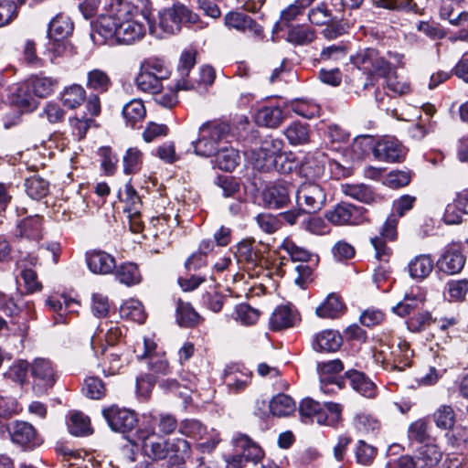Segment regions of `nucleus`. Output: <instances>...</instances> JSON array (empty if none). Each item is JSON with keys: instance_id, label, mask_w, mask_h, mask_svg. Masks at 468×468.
<instances>
[{"instance_id": "1", "label": "nucleus", "mask_w": 468, "mask_h": 468, "mask_svg": "<svg viewBox=\"0 0 468 468\" xmlns=\"http://www.w3.org/2000/svg\"><path fill=\"white\" fill-rule=\"evenodd\" d=\"M118 5L114 16H102L98 21L97 32L105 40L132 45L141 41L147 30L161 37L147 14L127 1L118 0Z\"/></svg>"}, {"instance_id": "2", "label": "nucleus", "mask_w": 468, "mask_h": 468, "mask_svg": "<svg viewBox=\"0 0 468 468\" xmlns=\"http://www.w3.org/2000/svg\"><path fill=\"white\" fill-rule=\"evenodd\" d=\"M142 450L145 456L154 461H162L172 453L171 460L184 464L190 456V444L182 438L165 439L155 432L154 427H146L137 432Z\"/></svg>"}, {"instance_id": "3", "label": "nucleus", "mask_w": 468, "mask_h": 468, "mask_svg": "<svg viewBox=\"0 0 468 468\" xmlns=\"http://www.w3.org/2000/svg\"><path fill=\"white\" fill-rule=\"evenodd\" d=\"M235 137L230 123L223 121H212L203 123L198 130V138L192 142L197 155L210 157Z\"/></svg>"}, {"instance_id": "4", "label": "nucleus", "mask_w": 468, "mask_h": 468, "mask_svg": "<svg viewBox=\"0 0 468 468\" xmlns=\"http://www.w3.org/2000/svg\"><path fill=\"white\" fill-rule=\"evenodd\" d=\"M350 61L368 76L367 81L363 84L364 90L375 85L376 77L387 78L394 72L392 65L375 48H368L357 51L350 57Z\"/></svg>"}, {"instance_id": "5", "label": "nucleus", "mask_w": 468, "mask_h": 468, "mask_svg": "<svg viewBox=\"0 0 468 468\" xmlns=\"http://www.w3.org/2000/svg\"><path fill=\"white\" fill-rule=\"evenodd\" d=\"M342 408L339 404L327 402L320 404L313 399H303L299 405V413L304 422H314L320 425L334 426L341 418Z\"/></svg>"}, {"instance_id": "6", "label": "nucleus", "mask_w": 468, "mask_h": 468, "mask_svg": "<svg viewBox=\"0 0 468 468\" xmlns=\"http://www.w3.org/2000/svg\"><path fill=\"white\" fill-rule=\"evenodd\" d=\"M237 453L226 460V468H242L244 463H258L263 456V452L257 442L248 435L239 433L233 439Z\"/></svg>"}, {"instance_id": "7", "label": "nucleus", "mask_w": 468, "mask_h": 468, "mask_svg": "<svg viewBox=\"0 0 468 468\" xmlns=\"http://www.w3.org/2000/svg\"><path fill=\"white\" fill-rule=\"evenodd\" d=\"M138 359H146L148 368L154 375L170 373L168 361L165 353L157 349L156 343L149 337H144L143 344H138L134 350Z\"/></svg>"}, {"instance_id": "8", "label": "nucleus", "mask_w": 468, "mask_h": 468, "mask_svg": "<svg viewBox=\"0 0 468 468\" xmlns=\"http://www.w3.org/2000/svg\"><path fill=\"white\" fill-rule=\"evenodd\" d=\"M197 15L194 14L186 6L174 5L172 7L160 12L159 27L165 33L175 34L179 31L181 23L194 24L197 21Z\"/></svg>"}, {"instance_id": "9", "label": "nucleus", "mask_w": 468, "mask_h": 468, "mask_svg": "<svg viewBox=\"0 0 468 468\" xmlns=\"http://www.w3.org/2000/svg\"><path fill=\"white\" fill-rule=\"evenodd\" d=\"M33 378V391L37 396L43 395L53 387L56 381L55 369L52 363L46 358H36L30 366Z\"/></svg>"}, {"instance_id": "10", "label": "nucleus", "mask_w": 468, "mask_h": 468, "mask_svg": "<svg viewBox=\"0 0 468 468\" xmlns=\"http://www.w3.org/2000/svg\"><path fill=\"white\" fill-rule=\"evenodd\" d=\"M398 219L395 214H391L384 223L380 236L370 239V242L375 250V257L379 261L388 262L392 256V250L387 245L386 241L396 239Z\"/></svg>"}, {"instance_id": "11", "label": "nucleus", "mask_w": 468, "mask_h": 468, "mask_svg": "<svg viewBox=\"0 0 468 468\" xmlns=\"http://www.w3.org/2000/svg\"><path fill=\"white\" fill-rule=\"evenodd\" d=\"M299 206H304L309 212L320 210L325 203L326 196L324 188L314 182L303 183L296 191Z\"/></svg>"}, {"instance_id": "12", "label": "nucleus", "mask_w": 468, "mask_h": 468, "mask_svg": "<svg viewBox=\"0 0 468 468\" xmlns=\"http://www.w3.org/2000/svg\"><path fill=\"white\" fill-rule=\"evenodd\" d=\"M102 415L112 431L122 433L132 431L138 421L133 411L115 405L104 409Z\"/></svg>"}, {"instance_id": "13", "label": "nucleus", "mask_w": 468, "mask_h": 468, "mask_svg": "<svg viewBox=\"0 0 468 468\" xmlns=\"http://www.w3.org/2000/svg\"><path fill=\"white\" fill-rule=\"evenodd\" d=\"M325 218L335 225H357L362 221L363 208L343 202L328 210Z\"/></svg>"}, {"instance_id": "14", "label": "nucleus", "mask_w": 468, "mask_h": 468, "mask_svg": "<svg viewBox=\"0 0 468 468\" xmlns=\"http://www.w3.org/2000/svg\"><path fill=\"white\" fill-rule=\"evenodd\" d=\"M466 259L459 247L456 245L447 246L439 259L436 265L440 271L449 275L459 273L464 267Z\"/></svg>"}, {"instance_id": "15", "label": "nucleus", "mask_w": 468, "mask_h": 468, "mask_svg": "<svg viewBox=\"0 0 468 468\" xmlns=\"http://www.w3.org/2000/svg\"><path fill=\"white\" fill-rule=\"evenodd\" d=\"M9 433L14 443L23 447H35L39 444L37 431L32 424L23 420H16L9 427Z\"/></svg>"}, {"instance_id": "16", "label": "nucleus", "mask_w": 468, "mask_h": 468, "mask_svg": "<svg viewBox=\"0 0 468 468\" xmlns=\"http://www.w3.org/2000/svg\"><path fill=\"white\" fill-rule=\"evenodd\" d=\"M289 184L285 181L276 182L267 186L262 192V200L266 207L278 209L290 201Z\"/></svg>"}, {"instance_id": "17", "label": "nucleus", "mask_w": 468, "mask_h": 468, "mask_svg": "<svg viewBox=\"0 0 468 468\" xmlns=\"http://www.w3.org/2000/svg\"><path fill=\"white\" fill-rule=\"evenodd\" d=\"M344 369V366L341 360L334 359L326 362L317 363V371L322 383V390L324 392H330L333 389L327 388L328 384H334L338 388H342L344 381L335 376Z\"/></svg>"}, {"instance_id": "18", "label": "nucleus", "mask_w": 468, "mask_h": 468, "mask_svg": "<svg viewBox=\"0 0 468 468\" xmlns=\"http://www.w3.org/2000/svg\"><path fill=\"white\" fill-rule=\"evenodd\" d=\"M28 82L19 83L10 88L9 101L11 104L24 112H32L37 107V101L29 93Z\"/></svg>"}, {"instance_id": "19", "label": "nucleus", "mask_w": 468, "mask_h": 468, "mask_svg": "<svg viewBox=\"0 0 468 468\" xmlns=\"http://www.w3.org/2000/svg\"><path fill=\"white\" fill-rule=\"evenodd\" d=\"M89 270L95 274H109L116 268L115 259L102 250H93L86 254Z\"/></svg>"}, {"instance_id": "20", "label": "nucleus", "mask_w": 468, "mask_h": 468, "mask_svg": "<svg viewBox=\"0 0 468 468\" xmlns=\"http://www.w3.org/2000/svg\"><path fill=\"white\" fill-rule=\"evenodd\" d=\"M373 150L378 159L386 162H399L404 155L402 146L393 138H384L378 141Z\"/></svg>"}, {"instance_id": "21", "label": "nucleus", "mask_w": 468, "mask_h": 468, "mask_svg": "<svg viewBox=\"0 0 468 468\" xmlns=\"http://www.w3.org/2000/svg\"><path fill=\"white\" fill-rule=\"evenodd\" d=\"M251 381V372L245 367L230 366L225 369L224 382L233 392L244 390Z\"/></svg>"}, {"instance_id": "22", "label": "nucleus", "mask_w": 468, "mask_h": 468, "mask_svg": "<svg viewBox=\"0 0 468 468\" xmlns=\"http://www.w3.org/2000/svg\"><path fill=\"white\" fill-rule=\"evenodd\" d=\"M225 25L241 32H250L253 36H261V27L250 16L239 12H229L225 16Z\"/></svg>"}, {"instance_id": "23", "label": "nucleus", "mask_w": 468, "mask_h": 468, "mask_svg": "<svg viewBox=\"0 0 468 468\" xmlns=\"http://www.w3.org/2000/svg\"><path fill=\"white\" fill-rule=\"evenodd\" d=\"M47 306L57 314L55 316L56 324H67V316L71 314L77 312L75 306L78 305V303L71 298H68L65 295L61 296H50L46 301Z\"/></svg>"}, {"instance_id": "24", "label": "nucleus", "mask_w": 468, "mask_h": 468, "mask_svg": "<svg viewBox=\"0 0 468 468\" xmlns=\"http://www.w3.org/2000/svg\"><path fill=\"white\" fill-rule=\"evenodd\" d=\"M346 378L353 389L366 398H374L377 393L375 383L364 373L356 370H348L346 372Z\"/></svg>"}, {"instance_id": "25", "label": "nucleus", "mask_w": 468, "mask_h": 468, "mask_svg": "<svg viewBox=\"0 0 468 468\" xmlns=\"http://www.w3.org/2000/svg\"><path fill=\"white\" fill-rule=\"evenodd\" d=\"M214 155L215 165L223 171H232L239 162L238 150L229 146V144H223Z\"/></svg>"}, {"instance_id": "26", "label": "nucleus", "mask_w": 468, "mask_h": 468, "mask_svg": "<svg viewBox=\"0 0 468 468\" xmlns=\"http://www.w3.org/2000/svg\"><path fill=\"white\" fill-rule=\"evenodd\" d=\"M73 31V23L68 16L59 14L48 25V35L50 39L59 41L68 37Z\"/></svg>"}, {"instance_id": "27", "label": "nucleus", "mask_w": 468, "mask_h": 468, "mask_svg": "<svg viewBox=\"0 0 468 468\" xmlns=\"http://www.w3.org/2000/svg\"><path fill=\"white\" fill-rule=\"evenodd\" d=\"M433 260L430 255L421 254L416 256L408 264L410 276L412 279L422 281L427 278L433 270Z\"/></svg>"}, {"instance_id": "28", "label": "nucleus", "mask_w": 468, "mask_h": 468, "mask_svg": "<svg viewBox=\"0 0 468 468\" xmlns=\"http://www.w3.org/2000/svg\"><path fill=\"white\" fill-rule=\"evenodd\" d=\"M270 412L275 417H287L296 410L295 401L289 395L279 393L269 402Z\"/></svg>"}, {"instance_id": "29", "label": "nucleus", "mask_w": 468, "mask_h": 468, "mask_svg": "<svg viewBox=\"0 0 468 468\" xmlns=\"http://www.w3.org/2000/svg\"><path fill=\"white\" fill-rule=\"evenodd\" d=\"M342 345V336L334 330H324L319 333L313 346L316 351L335 352Z\"/></svg>"}, {"instance_id": "30", "label": "nucleus", "mask_w": 468, "mask_h": 468, "mask_svg": "<svg viewBox=\"0 0 468 468\" xmlns=\"http://www.w3.org/2000/svg\"><path fill=\"white\" fill-rule=\"evenodd\" d=\"M42 219L39 216H30L18 222L16 235L29 239L41 238Z\"/></svg>"}, {"instance_id": "31", "label": "nucleus", "mask_w": 468, "mask_h": 468, "mask_svg": "<svg viewBox=\"0 0 468 468\" xmlns=\"http://www.w3.org/2000/svg\"><path fill=\"white\" fill-rule=\"evenodd\" d=\"M86 99V90L80 84L66 86L60 93V101L62 104L70 110L80 107Z\"/></svg>"}, {"instance_id": "32", "label": "nucleus", "mask_w": 468, "mask_h": 468, "mask_svg": "<svg viewBox=\"0 0 468 468\" xmlns=\"http://www.w3.org/2000/svg\"><path fill=\"white\" fill-rule=\"evenodd\" d=\"M344 303L336 293H330L325 300L316 307L315 313L321 318H336L344 313Z\"/></svg>"}, {"instance_id": "33", "label": "nucleus", "mask_w": 468, "mask_h": 468, "mask_svg": "<svg viewBox=\"0 0 468 468\" xmlns=\"http://www.w3.org/2000/svg\"><path fill=\"white\" fill-rule=\"evenodd\" d=\"M283 120L282 111L277 106H265L261 108L256 115V122L264 127L276 128Z\"/></svg>"}, {"instance_id": "34", "label": "nucleus", "mask_w": 468, "mask_h": 468, "mask_svg": "<svg viewBox=\"0 0 468 468\" xmlns=\"http://www.w3.org/2000/svg\"><path fill=\"white\" fill-rule=\"evenodd\" d=\"M441 457L442 453L437 445H423L420 447L416 455L418 468L433 467L439 463Z\"/></svg>"}, {"instance_id": "35", "label": "nucleus", "mask_w": 468, "mask_h": 468, "mask_svg": "<svg viewBox=\"0 0 468 468\" xmlns=\"http://www.w3.org/2000/svg\"><path fill=\"white\" fill-rule=\"evenodd\" d=\"M27 82L33 94L39 98L51 95L58 85L57 80L40 75L32 76Z\"/></svg>"}, {"instance_id": "36", "label": "nucleus", "mask_w": 468, "mask_h": 468, "mask_svg": "<svg viewBox=\"0 0 468 468\" xmlns=\"http://www.w3.org/2000/svg\"><path fill=\"white\" fill-rule=\"evenodd\" d=\"M315 37L314 29L305 25L292 26L287 33V40L296 46H307L314 42Z\"/></svg>"}, {"instance_id": "37", "label": "nucleus", "mask_w": 468, "mask_h": 468, "mask_svg": "<svg viewBox=\"0 0 468 468\" xmlns=\"http://www.w3.org/2000/svg\"><path fill=\"white\" fill-rule=\"evenodd\" d=\"M391 367L393 369L402 371L410 366L413 351L410 349V345L407 342L400 341L391 351Z\"/></svg>"}, {"instance_id": "38", "label": "nucleus", "mask_w": 468, "mask_h": 468, "mask_svg": "<svg viewBox=\"0 0 468 468\" xmlns=\"http://www.w3.org/2000/svg\"><path fill=\"white\" fill-rule=\"evenodd\" d=\"M295 315L289 306H278L270 318V324L273 330H282L293 325Z\"/></svg>"}, {"instance_id": "39", "label": "nucleus", "mask_w": 468, "mask_h": 468, "mask_svg": "<svg viewBox=\"0 0 468 468\" xmlns=\"http://www.w3.org/2000/svg\"><path fill=\"white\" fill-rule=\"evenodd\" d=\"M422 111L427 115V119H420V122H418L412 128V136L416 139H421L426 134L434 132L436 122L431 120V117L436 112V108L432 104H424L422 106Z\"/></svg>"}, {"instance_id": "40", "label": "nucleus", "mask_w": 468, "mask_h": 468, "mask_svg": "<svg viewBox=\"0 0 468 468\" xmlns=\"http://www.w3.org/2000/svg\"><path fill=\"white\" fill-rule=\"evenodd\" d=\"M86 86L90 90L103 93L112 86V80L107 72L95 69L88 72Z\"/></svg>"}, {"instance_id": "41", "label": "nucleus", "mask_w": 468, "mask_h": 468, "mask_svg": "<svg viewBox=\"0 0 468 468\" xmlns=\"http://www.w3.org/2000/svg\"><path fill=\"white\" fill-rule=\"evenodd\" d=\"M115 277L127 286L138 284L141 282V273L136 264L127 262L116 267Z\"/></svg>"}, {"instance_id": "42", "label": "nucleus", "mask_w": 468, "mask_h": 468, "mask_svg": "<svg viewBox=\"0 0 468 468\" xmlns=\"http://www.w3.org/2000/svg\"><path fill=\"white\" fill-rule=\"evenodd\" d=\"M200 315L195 311L189 303L181 300L177 303L176 321L181 326L192 327L198 324Z\"/></svg>"}, {"instance_id": "43", "label": "nucleus", "mask_w": 468, "mask_h": 468, "mask_svg": "<svg viewBox=\"0 0 468 468\" xmlns=\"http://www.w3.org/2000/svg\"><path fill=\"white\" fill-rule=\"evenodd\" d=\"M120 314L138 324L144 323L146 318L143 304L136 299L125 301L120 307Z\"/></svg>"}, {"instance_id": "44", "label": "nucleus", "mask_w": 468, "mask_h": 468, "mask_svg": "<svg viewBox=\"0 0 468 468\" xmlns=\"http://www.w3.org/2000/svg\"><path fill=\"white\" fill-rule=\"evenodd\" d=\"M292 145H300L308 143L309 131L305 124L295 122L290 124L283 132Z\"/></svg>"}, {"instance_id": "45", "label": "nucleus", "mask_w": 468, "mask_h": 468, "mask_svg": "<svg viewBox=\"0 0 468 468\" xmlns=\"http://www.w3.org/2000/svg\"><path fill=\"white\" fill-rule=\"evenodd\" d=\"M25 188L27 194L32 199H41L47 196L48 192V183L38 176H33L25 181Z\"/></svg>"}, {"instance_id": "46", "label": "nucleus", "mask_w": 468, "mask_h": 468, "mask_svg": "<svg viewBox=\"0 0 468 468\" xmlns=\"http://www.w3.org/2000/svg\"><path fill=\"white\" fill-rule=\"evenodd\" d=\"M68 427L69 432L76 436H85L91 433L90 419L81 412L71 414Z\"/></svg>"}, {"instance_id": "47", "label": "nucleus", "mask_w": 468, "mask_h": 468, "mask_svg": "<svg viewBox=\"0 0 468 468\" xmlns=\"http://www.w3.org/2000/svg\"><path fill=\"white\" fill-rule=\"evenodd\" d=\"M145 114V107L141 100H132L122 108V115L132 126L142 121Z\"/></svg>"}, {"instance_id": "48", "label": "nucleus", "mask_w": 468, "mask_h": 468, "mask_svg": "<svg viewBox=\"0 0 468 468\" xmlns=\"http://www.w3.org/2000/svg\"><path fill=\"white\" fill-rule=\"evenodd\" d=\"M300 173L307 179H317L324 176V164L318 157H307L300 167Z\"/></svg>"}, {"instance_id": "49", "label": "nucleus", "mask_w": 468, "mask_h": 468, "mask_svg": "<svg viewBox=\"0 0 468 468\" xmlns=\"http://www.w3.org/2000/svg\"><path fill=\"white\" fill-rule=\"evenodd\" d=\"M135 82L138 89L144 92L157 94L162 90V81L142 68L140 73L136 77Z\"/></svg>"}, {"instance_id": "50", "label": "nucleus", "mask_w": 468, "mask_h": 468, "mask_svg": "<svg viewBox=\"0 0 468 468\" xmlns=\"http://www.w3.org/2000/svg\"><path fill=\"white\" fill-rule=\"evenodd\" d=\"M275 158L261 147L251 152L250 159L253 167L261 172H270L275 167Z\"/></svg>"}, {"instance_id": "51", "label": "nucleus", "mask_w": 468, "mask_h": 468, "mask_svg": "<svg viewBox=\"0 0 468 468\" xmlns=\"http://www.w3.org/2000/svg\"><path fill=\"white\" fill-rule=\"evenodd\" d=\"M122 163L126 175L136 174L143 164V153L137 147H130L123 155Z\"/></svg>"}, {"instance_id": "52", "label": "nucleus", "mask_w": 468, "mask_h": 468, "mask_svg": "<svg viewBox=\"0 0 468 468\" xmlns=\"http://www.w3.org/2000/svg\"><path fill=\"white\" fill-rule=\"evenodd\" d=\"M153 426L157 427L159 433L165 436L170 435L176 431V430L179 429V424L177 423L176 419L168 413H161L157 416H154L152 418Z\"/></svg>"}, {"instance_id": "53", "label": "nucleus", "mask_w": 468, "mask_h": 468, "mask_svg": "<svg viewBox=\"0 0 468 468\" xmlns=\"http://www.w3.org/2000/svg\"><path fill=\"white\" fill-rule=\"evenodd\" d=\"M237 256L239 261H244L253 266L261 261V255L254 247V241L251 240H243L239 243Z\"/></svg>"}, {"instance_id": "54", "label": "nucleus", "mask_w": 468, "mask_h": 468, "mask_svg": "<svg viewBox=\"0 0 468 468\" xmlns=\"http://www.w3.org/2000/svg\"><path fill=\"white\" fill-rule=\"evenodd\" d=\"M179 432L186 437L199 440L207 432V428L197 420L186 419L180 422Z\"/></svg>"}, {"instance_id": "55", "label": "nucleus", "mask_w": 468, "mask_h": 468, "mask_svg": "<svg viewBox=\"0 0 468 468\" xmlns=\"http://www.w3.org/2000/svg\"><path fill=\"white\" fill-rule=\"evenodd\" d=\"M315 0H295L281 12L282 22L289 23L303 15Z\"/></svg>"}, {"instance_id": "56", "label": "nucleus", "mask_w": 468, "mask_h": 468, "mask_svg": "<svg viewBox=\"0 0 468 468\" xmlns=\"http://www.w3.org/2000/svg\"><path fill=\"white\" fill-rule=\"evenodd\" d=\"M422 303V299L413 293H406L404 299L392 308L393 312L403 317L418 309Z\"/></svg>"}, {"instance_id": "57", "label": "nucleus", "mask_w": 468, "mask_h": 468, "mask_svg": "<svg viewBox=\"0 0 468 468\" xmlns=\"http://www.w3.org/2000/svg\"><path fill=\"white\" fill-rule=\"evenodd\" d=\"M436 425L443 430H450L455 422V412L451 406H441L433 415Z\"/></svg>"}, {"instance_id": "58", "label": "nucleus", "mask_w": 468, "mask_h": 468, "mask_svg": "<svg viewBox=\"0 0 468 468\" xmlns=\"http://www.w3.org/2000/svg\"><path fill=\"white\" fill-rule=\"evenodd\" d=\"M142 69L155 76L161 81L166 80L170 76V70L164 60L159 58H149L143 63Z\"/></svg>"}, {"instance_id": "59", "label": "nucleus", "mask_w": 468, "mask_h": 468, "mask_svg": "<svg viewBox=\"0 0 468 468\" xmlns=\"http://www.w3.org/2000/svg\"><path fill=\"white\" fill-rule=\"evenodd\" d=\"M29 365L26 360H17L5 373V377L19 385L27 380Z\"/></svg>"}, {"instance_id": "60", "label": "nucleus", "mask_w": 468, "mask_h": 468, "mask_svg": "<svg viewBox=\"0 0 468 468\" xmlns=\"http://www.w3.org/2000/svg\"><path fill=\"white\" fill-rule=\"evenodd\" d=\"M345 194L354 199L364 203H371L375 200L371 188L365 185H347Z\"/></svg>"}, {"instance_id": "61", "label": "nucleus", "mask_w": 468, "mask_h": 468, "mask_svg": "<svg viewBox=\"0 0 468 468\" xmlns=\"http://www.w3.org/2000/svg\"><path fill=\"white\" fill-rule=\"evenodd\" d=\"M83 390L86 396L92 399H100L106 393L104 384L100 378L95 377H90L85 379V387Z\"/></svg>"}, {"instance_id": "62", "label": "nucleus", "mask_w": 468, "mask_h": 468, "mask_svg": "<svg viewBox=\"0 0 468 468\" xmlns=\"http://www.w3.org/2000/svg\"><path fill=\"white\" fill-rule=\"evenodd\" d=\"M433 322L429 312H421L411 316L407 321V326L411 332H421L427 329Z\"/></svg>"}, {"instance_id": "63", "label": "nucleus", "mask_w": 468, "mask_h": 468, "mask_svg": "<svg viewBox=\"0 0 468 468\" xmlns=\"http://www.w3.org/2000/svg\"><path fill=\"white\" fill-rule=\"evenodd\" d=\"M17 4L13 0H4L0 2V27H4L12 22L17 16Z\"/></svg>"}, {"instance_id": "64", "label": "nucleus", "mask_w": 468, "mask_h": 468, "mask_svg": "<svg viewBox=\"0 0 468 468\" xmlns=\"http://www.w3.org/2000/svg\"><path fill=\"white\" fill-rule=\"evenodd\" d=\"M255 220L260 229L268 234L274 233L281 227L280 220L275 216L269 213L259 214L255 218Z\"/></svg>"}]
</instances>
